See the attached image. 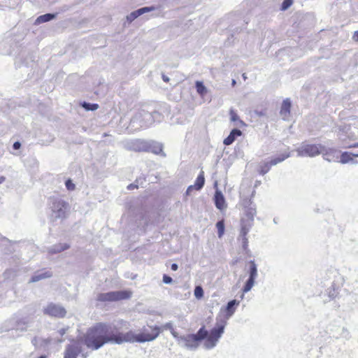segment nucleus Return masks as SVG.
<instances>
[{
	"instance_id": "2eb2a0df",
	"label": "nucleus",
	"mask_w": 358,
	"mask_h": 358,
	"mask_svg": "<svg viewBox=\"0 0 358 358\" xmlns=\"http://www.w3.org/2000/svg\"><path fill=\"white\" fill-rule=\"evenodd\" d=\"M155 9L154 7H143L141 8H139L131 13H130L129 15L127 16V20L130 22L133 21L136 18H137L138 16L143 15L145 13L152 11Z\"/></svg>"
},
{
	"instance_id": "c9c22d12",
	"label": "nucleus",
	"mask_w": 358,
	"mask_h": 358,
	"mask_svg": "<svg viewBox=\"0 0 358 358\" xmlns=\"http://www.w3.org/2000/svg\"><path fill=\"white\" fill-rule=\"evenodd\" d=\"M138 187L137 185H135V184H129L128 186H127V189H129V190H132V189H137Z\"/></svg>"
},
{
	"instance_id": "37998d69",
	"label": "nucleus",
	"mask_w": 358,
	"mask_h": 358,
	"mask_svg": "<svg viewBox=\"0 0 358 358\" xmlns=\"http://www.w3.org/2000/svg\"><path fill=\"white\" fill-rule=\"evenodd\" d=\"M163 80L166 82V83H168L169 81V78L166 77V76H163Z\"/></svg>"
},
{
	"instance_id": "a211bd4d",
	"label": "nucleus",
	"mask_w": 358,
	"mask_h": 358,
	"mask_svg": "<svg viewBox=\"0 0 358 358\" xmlns=\"http://www.w3.org/2000/svg\"><path fill=\"white\" fill-rule=\"evenodd\" d=\"M239 304V301H237L236 300H231L230 301L226 307V313L227 316H231L236 310V306H238Z\"/></svg>"
},
{
	"instance_id": "de8ad7c7",
	"label": "nucleus",
	"mask_w": 358,
	"mask_h": 358,
	"mask_svg": "<svg viewBox=\"0 0 358 358\" xmlns=\"http://www.w3.org/2000/svg\"><path fill=\"white\" fill-rule=\"evenodd\" d=\"M357 157H358V155H357Z\"/></svg>"
},
{
	"instance_id": "0eeeda50",
	"label": "nucleus",
	"mask_w": 358,
	"mask_h": 358,
	"mask_svg": "<svg viewBox=\"0 0 358 358\" xmlns=\"http://www.w3.org/2000/svg\"><path fill=\"white\" fill-rule=\"evenodd\" d=\"M43 313L49 316L59 318L65 317L66 314V311L64 307L52 303H49L46 308H44Z\"/></svg>"
},
{
	"instance_id": "f3484780",
	"label": "nucleus",
	"mask_w": 358,
	"mask_h": 358,
	"mask_svg": "<svg viewBox=\"0 0 358 358\" xmlns=\"http://www.w3.org/2000/svg\"><path fill=\"white\" fill-rule=\"evenodd\" d=\"M252 224V222H246L245 219H241V235L242 238H245Z\"/></svg>"
},
{
	"instance_id": "2f4dec72",
	"label": "nucleus",
	"mask_w": 358,
	"mask_h": 358,
	"mask_svg": "<svg viewBox=\"0 0 358 358\" xmlns=\"http://www.w3.org/2000/svg\"><path fill=\"white\" fill-rule=\"evenodd\" d=\"M66 187L67 188V189L70 190V191H72V190H74L75 189V185L73 183L72 180L71 179H68L66 181Z\"/></svg>"
},
{
	"instance_id": "dca6fc26",
	"label": "nucleus",
	"mask_w": 358,
	"mask_h": 358,
	"mask_svg": "<svg viewBox=\"0 0 358 358\" xmlns=\"http://www.w3.org/2000/svg\"><path fill=\"white\" fill-rule=\"evenodd\" d=\"M241 135L242 132L241 130L234 129L231 130L229 135L226 138H224L223 143L225 145H229L234 143L236 137L241 136Z\"/></svg>"
},
{
	"instance_id": "c756f323",
	"label": "nucleus",
	"mask_w": 358,
	"mask_h": 358,
	"mask_svg": "<svg viewBox=\"0 0 358 358\" xmlns=\"http://www.w3.org/2000/svg\"><path fill=\"white\" fill-rule=\"evenodd\" d=\"M293 3V0H284L283 2L281 4L280 9L282 10H285L288 8H289Z\"/></svg>"
},
{
	"instance_id": "39448f33",
	"label": "nucleus",
	"mask_w": 358,
	"mask_h": 358,
	"mask_svg": "<svg viewBox=\"0 0 358 358\" xmlns=\"http://www.w3.org/2000/svg\"><path fill=\"white\" fill-rule=\"evenodd\" d=\"M323 147L321 145L304 144L299 149L298 152L301 156L315 157L320 154Z\"/></svg>"
},
{
	"instance_id": "ddd939ff",
	"label": "nucleus",
	"mask_w": 358,
	"mask_h": 358,
	"mask_svg": "<svg viewBox=\"0 0 358 358\" xmlns=\"http://www.w3.org/2000/svg\"><path fill=\"white\" fill-rule=\"evenodd\" d=\"M52 273L50 271L43 269L37 271L30 279L29 282H35L45 278L52 277Z\"/></svg>"
},
{
	"instance_id": "f704fd0d",
	"label": "nucleus",
	"mask_w": 358,
	"mask_h": 358,
	"mask_svg": "<svg viewBox=\"0 0 358 358\" xmlns=\"http://www.w3.org/2000/svg\"><path fill=\"white\" fill-rule=\"evenodd\" d=\"M68 329H69V327L62 328V329H59L58 331L59 336L62 337L66 333Z\"/></svg>"
},
{
	"instance_id": "a19ab883",
	"label": "nucleus",
	"mask_w": 358,
	"mask_h": 358,
	"mask_svg": "<svg viewBox=\"0 0 358 358\" xmlns=\"http://www.w3.org/2000/svg\"><path fill=\"white\" fill-rule=\"evenodd\" d=\"M345 156H348V153L347 152H344V153L342 154V162H345V160L343 159V158Z\"/></svg>"
},
{
	"instance_id": "c85d7f7f",
	"label": "nucleus",
	"mask_w": 358,
	"mask_h": 358,
	"mask_svg": "<svg viewBox=\"0 0 358 358\" xmlns=\"http://www.w3.org/2000/svg\"><path fill=\"white\" fill-rule=\"evenodd\" d=\"M287 157H288V155H282V157H278L276 158L273 159L269 162L272 166L277 164L278 163H280L282 161H284Z\"/></svg>"
},
{
	"instance_id": "393cba45",
	"label": "nucleus",
	"mask_w": 358,
	"mask_h": 358,
	"mask_svg": "<svg viewBox=\"0 0 358 358\" xmlns=\"http://www.w3.org/2000/svg\"><path fill=\"white\" fill-rule=\"evenodd\" d=\"M254 282H255V279L249 278V279L247 280V282L243 289V292L244 293L249 292L251 289V288L252 287V286L254 285Z\"/></svg>"
},
{
	"instance_id": "6ab92c4d",
	"label": "nucleus",
	"mask_w": 358,
	"mask_h": 358,
	"mask_svg": "<svg viewBox=\"0 0 358 358\" xmlns=\"http://www.w3.org/2000/svg\"><path fill=\"white\" fill-rule=\"evenodd\" d=\"M229 115H230V120L231 122H236L237 125H238L240 127L245 126V122L239 118L238 114L236 113V112L234 110L231 109L229 111Z\"/></svg>"
},
{
	"instance_id": "7c9ffc66",
	"label": "nucleus",
	"mask_w": 358,
	"mask_h": 358,
	"mask_svg": "<svg viewBox=\"0 0 358 358\" xmlns=\"http://www.w3.org/2000/svg\"><path fill=\"white\" fill-rule=\"evenodd\" d=\"M69 248V245L67 243H59V245H56L55 250L57 252H62L64 250H67Z\"/></svg>"
},
{
	"instance_id": "f257e3e1",
	"label": "nucleus",
	"mask_w": 358,
	"mask_h": 358,
	"mask_svg": "<svg viewBox=\"0 0 358 358\" xmlns=\"http://www.w3.org/2000/svg\"><path fill=\"white\" fill-rule=\"evenodd\" d=\"M83 343L90 349L96 350L106 343L122 344V333L112 329L106 322H98L87 329Z\"/></svg>"
},
{
	"instance_id": "aec40b11",
	"label": "nucleus",
	"mask_w": 358,
	"mask_h": 358,
	"mask_svg": "<svg viewBox=\"0 0 358 358\" xmlns=\"http://www.w3.org/2000/svg\"><path fill=\"white\" fill-rule=\"evenodd\" d=\"M195 86L197 93L201 96H203L207 93V89L201 81H196Z\"/></svg>"
},
{
	"instance_id": "ea45409f",
	"label": "nucleus",
	"mask_w": 358,
	"mask_h": 358,
	"mask_svg": "<svg viewBox=\"0 0 358 358\" xmlns=\"http://www.w3.org/2000/svg\"><path fill=\"white\" fill-rule=\"evenodd\" d=\"M171 268L173 271H176L178 270V266L176 264H172Z\"/></svg>"
},
{
	"instance_id": "6e6552de",
	"label": "nucleus",
	"mask_w": 358,
	"mask_h": 358,
	"mask_svg": "<svg viewBox=\"0 0 358 358\" xmlns=\"http://www.w3.org/2000/svg\"><path fill=\"white\" fill-rule=\"evenodd\" d=\"M82 351V344L78 341H73L66 348L64 358H76L79 353Z\"/></svg>"
},
{
	"instance_id": "4c0bfd02",
	"label": "nucleus",
	"mask_w": 358,
	"mask_h": 358,
	"mask_svg": "<svg viewBox=\"0 0 358 358\" xmlns=\"http://www.w3.org/2000/svg\"><path fill=\"white\" fill-rule=\"evenodd\" d=\"M352 38L355 41H358V31H356L352 36Z\"/></svg>"
},
{
	"instance_id": "bb28decb",
	"label": "nucleus",
	"mask_w": 358,
	"mask_h": 358,
	"mask_svg": "<svg viewBox=\"0 0 358 358\" xmlns=\"http://www.w3.org/2000/svg\"><path fill=\"white\" fill-rule=\"evenodd\" d=\"M271 166H272V165L271 164L270 162L264 164L262 166H261L260 171H259L260 174L264 175L265 173L268 172V171L270 170Z\"/></svg>"
},
{
	"instance_id": "49530a36",
	"label": "nucleus",
	"mask_w": 358,
	"mask_h": 358,
	"mask_svg": "<svg viewBox=\"0 0 358 358\" xmlns=\"http://www.w3.org/2000/svg\"><path fill=\"white\" fill-rule=\"evenodd\" d=\"M353 147H358V143L354 145Z\"/></svg>"
},
{
	"instance_id": "c03bdc74",
	"label": "nucleus",
	"mask_w": 358,
	"mask_h": 358,
	"mask_svg": "<svg viewBox=\"0 0 358 358\" xmlns=\"http://www.w3.org/2000/svg\"><path fill=\"white\" fill-rule=\"evenodd\" d=\"M38 358H47V357L45 355H42V356L39 357Z\"/></svg>"
},
{
	"instance_id": "cd10ccee",
	"label": "nucleus",
	"mask_w": 358,
	"mask_h": 358,
	"mask_svg": "<svg viewBox=\"0 0 358 358\" xmlns=\"http://www.w3.org/2000/svg\"><path fill=\"white\" fill-rule=\"evenodd\" d=\"M194 296L199 299L203 296V290L201 286H196L194 289Z\"/></svg>"
},
{
	"instance_id": "e433bc0d",
	"label": "nucleus",
	"mask_w": 358,
	"mask_h": 358,
	"mask_svg": "<svg viewBox=\"0 0 358 358\" xmlns=\"http://www.w3.org/2000/svg\"><path fill=\"white\" fill-rule=\"evenodd\" d=\"M20 146H21V144H20V142H18V141L15 142V143H14V144H13V148H14L15 150H18V149H20Z\"/></svg>"
},
{
	"instance_id": "a18cd8bd",
	"label": "nucleus",
	"mask_w": 358,
	"mask_h": 358,
	"mask_svg": "<svg viewBox=\"0 0 358 358\" xmlns=\"http://www.w3.org/2000/svg\"><path fill=\"white\" fill-rule=\"evenodd\" d=\"M64 341V339H62H62H59V342H63Z\"/></svg>"
},
{
	"instance_id": "9b49d317",
	"label": "nucleus",
	"mask_w": 358,
	"mask_h": 358,
	"mask_svg": "<svg viewBox=\"0 0 358 358\" xmlns=\"http://www.w3.org/2000/svg\"><path fill=\"white\" fill-rule=\"evenodd\" d=\"M291 106V101L289 99H286L282 101L280 107V114L283 120H286L289 119L290 116Z\"/></svg>"
},
{
	"instance_id": "473e14b6",
	"label": "nucleus",
	"mask_w": 358,
	"mask_h": 358,
	"mask_svg": "<svg viewBox=\"0 0 358 358\" xmlns=\"http://www.w3.org/2000/svg\"><path fill=\"white\" fill-rule=\"evenodd\" d=\"M163 282L166 284H169L172 282V278L167 275H163Z\"/></svg>"
},
{
	"instance_id": "a878e982",
	"label": "nucleus",
	"mask_w": 358,
	"mask_h": 358,
	"mask_svg": "<svg viewBox=\"0 0 358 358\" xmlns=\"http://www.w3.org/2000/svg\"><path fill=\"white\" fill-rule=\"evenodd\" d=\"M82 106L87 110H96L98 108H99V105L96 104V103H86V102H84L83 104H82Z\"/></svg>"
},
{
	"instance_id": "b1692460",
	"label": "nucleus",
	"mask_w": 358,
	"mask_h": 358,
	"mask_svg": "<svg viewBox=\"0 0 358 358\" xmlns=\"http://www.w3.org/2000/svg\"><path fill=\"white\" fill-rule=\"evenodd\" d=\"M150 152H152L155 154L159 155V154H161L163 151V147H162V144L155 143V145H150Z\"/></svg>"
},
{
	"instance_id": "4468645a",
	"label": "nucleus",
	"mask_w": 358,
	"mask_h": 358,
	"mask_svg": "<svg viewBox=\"0 0 358 358\" xmlns=\"http://www.w3.org/2000/svg\"><path fill=\"white\" fill-rule=\"evenodd\" d=\"M130 149L136 152H150V146L144 141L137 140L133 143Z\"/></svg>"
},
{
	"instance_id": "79ce46f5",
	"label": "nucleus",
	"mask_w": 358,
	"mask_h": 358,
	"mask_svg": "<svg viewBox=\"0 0 358 358\" xmlns=\"http://www.w3.org/2000/svg\"><path fill=\"white\" fill-rule=\"evenodd\" d=\"M6 180L4 176H0V184L4 182Z\"/></svg>"
},
{
	"instance_id": "7ed1b4c3",
	"label": "nucleus",
	"mask_w": 358,
	"mask_h": 358,
	"mask_svg": "<svg viewBox=\"0 0 358 358\" xmlns=\"http://www.w3.org/2000/svg\"><path fill=\"white\" fill-rule=\"evenodd\" d=\"M161 328L158 326H143L135 334L133 331L122 333V343H145L155 340L161 333Z\"/></svg>"
},
{
	"instance_id": "f8f14e48",
	"label": "nucleus",
	"mask_w": 358,
	"mask_h": 358,
	"mask_svg": "<svg viewBox=\"0 0 358 358\" xmlns=\"http://www.w3.org/2000/svg\"><path fill=\"white\" fill-rule=\"evenodd\" d=\"M215 205L217 208L220 210H224L227 208L225 199L221 191L217 190L214 195Z\"/></svg>"
},
{
	"instance_id": "423d86ee",
	"label": "nucleus",
	"mask_w": 358,
	"mask_h": 358,
	"mask_svg": "<svg viewBox=\"0 0 358 358\" xmlns=\"http://www.w3.org/2000/svg\"><path fill=\"white\" fill-rule=\"evenodd\" d=\"M68 203L61 199H54L52 204V210L55 214L56 218H64L66 217Z\"/></svg>"
},
{
	"instance_id": "9d476101",
	"label": "nucleus",
	"mask_w": 358,
	"mask_h": 358,
	"mask_svg": "<svg viewBox=\"0 0 358 358\" xmlns=\"http://www.w3.org/2000/svg\"><path fill=\"white\" fill-rule=\"evenodd\" d=\"M205 184L204 172L201 171L197 176L195 182L193 185H190L187 187L186 194H190L193 189L200 190Z\"/></svg>"
},
{
	"instance_id": "58836bf2",
	"label": "nucleus",
	"mask_w": 358,
	"mask_h": 358,
	"mask_svg": "<svg viewBox=\"0 0 358 358\" xmlns=\"http://www.w3.org/2000/svg\"><path fill=\"white\" fill-rule=\"evenodd\" d=\"M171 332L172 334V335L175 337V338H178V333L171 327Z\"/></svg>"
},
{
	"instance_id": "f03ea898",
	"label": "nucleus",
	"mask_w": 358,
	"mask_h": 358,
	"mask_svg": "<svg viewBox=\"0 0 358 358\" xmlns=\"http://www.w3.org/2000/svg\"><path fill=\"white\" fill-rule=\"evenodd\" d=\"M224 327V323L217 324L216 327L211 329L209 334L205 327H202L196 334L181 336L180 340L184 343L186 347L195 348L199 345L201 341L206 339V347L207 348H212L216 345L217 342L223 334Z\"/></svg>"
},
{
	"instance_id": "412c9836",
	"label": "nucleus",
	"mask_w": 358,
	"mask_h": 358,
	"mask_svg": "<svg viewBox=\"0 0 358 358\" xmlns=\"http://www.w3.org/2000/svg\"><path fill=\"white\" fill-rule=\"evenodd\" d=\"M216 228L217 229L218 237L221 238L224 234V220H220L216 224Z\"/></svg>"
},
{
	"instance_id": "4be33fe9",
	"label": "nucleus",
	"mask_w": 358,
	"mask_h": 358,
	"mask_svg": "<svg viewBox=\"0 0 358 358\" xmlns=\"http://www.w3.org/2000/svg\"><path fill=\"white\" fill-rule=\"evenodd\" d=\"M54 17H55L54 14L48 13V14H45V15L39 16L37 18L36 21L38 23H43V22H48V21L52 20Z\"/></svg>"
},
{
	"instance_id": "5701e85b",
	"label": "nucleus",
	"mask_w": 358,
	"mask_h": 358,
	"mask_svg": "<svg viewBox=\"0 0 358 358\" xmlns=\"http://www.w3.org/2000/svg\"><path fill=\"white\" fill-rule=\"evenodd\" d=\"M257 275V269L254 261L250 262V278L255 279Z\"/></svg>"
},
{
	"instance_id": "72a5a7b5",
	"label": "nucleus",
	"mask_w": 358,
	"mask_h": 358,
	"mask_svg": "<svg viewBox=\"0 0 358 358\" xmlns=\"http://www.w3.org/2000/svg\"><path fill=\"white\" fill-rule=\"evenodd\" d=\"M248 246V241L247 236L245 238H243V247L244 250H247Z\"/></svg>"
},
{
	"instance_id": "20e7f679",
	"label": "nucleus",
	"mask_w": 358,
	"mask_h": 358,
	"mask_svg": "<svg viewBox=\"0 0 358 358\" xmlns=\"http://www.w3.org/2000/svg\"><path fill=\"white\" fill-rule=\"evenodd\" d=\"M132 292L129 290H121L99 293L96 296V300L99 302H115L129 299Z\"/></svg>"
},
{
	"instance_id": "1a4fd4ad",
	"label": "nucleus",
	"mask_w": 358,
	"mask_h": 358,
	"mask_svg": "<svg viewBox=\"0 0 358 358\" xmlns=\"http://www.w3.org/2000/svg\"><path fill=\"white\" fill-rule=\"evenodd\" d=\"M251 199H244L242 201V206L244 208L245 221L253 222L254 216L256 214V208L252 205Z\"/></svg>"
}]
</instances>
